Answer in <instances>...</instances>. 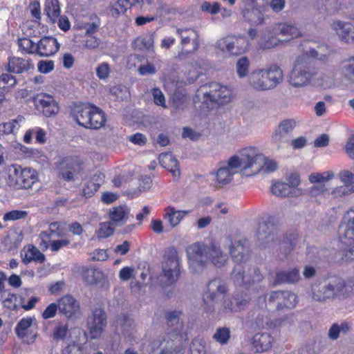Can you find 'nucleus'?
Masks as SVG:
<instances>
[{"mask_svg": "<svg viewBox=\"0 0 354 354\" xmlns=\"http://www.w3.org/2000/svg\"><path fill=\"white\" fill-rule=\"evenodd\" d=\"M230 253L236 262L231 273V279L237 286H250L263 280V276L259 269L249 266L246 262L250 257L248 241L243 239L234 241L230 248Z\"/></svg>", "mask_w": 354, "mask_h": 354, "instance_id": "nucleus-1", "label": "nucleus"}, {"mask_svg": "<svg viewBox=\"0 0 354 354\" xmlns=\"http://www.w3.org/2000/svg\"><path fill=\"white\" fill-rule=\"evenodd\" d=\"M278 225L274 222V216H268L266 221L259 222L257 236L259 241L263 243H271L270 247L286 257L292 252L297 243L298 233L296 230L286 231L279 238Z\"/></svg>", "mask_w": 354, "mask_h": 354, "instance_id": "nucleus-2", "label": "nucleus"}, {"mask_svg": "<svg viewBox=\"0 0 354 354\" xmlns=\"http://www.w3.org/2000/svg\"><path fill=\"white\" fill-rule=\"evenodd\" d=\"M326 54H319L315 48L310 47L309 51L299 55L289 76L290 84L295 87L305 86L310 84L313 77L317 74L313 58L324 60Z\"/></svg>", "mask_w": 354, "mask_h": 354, "instance_id": "nucleus-3", "label": "nucleus"}, {"mask_svg": "<svg viewBox=\"0 0 354 354\" xmlns=\"http://www.w3.org/2000/svg\"><path fill=\"white\" fill-rule=\"evenodd\" d=\"M238 156H232L227 161L226 166H220L216 172V184L218 187H223L231 182L232 176L238 172L239 168L243 170L251 168L257 164L258 156L254 147L243 149Z\"/></svg>", "mask_w": 354, "mask_h": 354, "instance_id": "nucleus-4", "label": "nucleus"}, {"mask_svg": "<svg viewBox=\"0 0 354 354\" xmlns=\"http://www.w3.org/2000/svg\"><path fill=\"white\" fill-rule=\"evenodd\" d=\"M181 310H171L165 315V323L168 327L167 335L168 339L173 343L169 347L162 349L161 354H183L188 340L187 333L184 330V324L180 322L182 315Z\"/></svg>", "mask_w": 354, "mask_h": 354, "instance_id": "nucleus-5", "label": "nucleus"}, {"mask_svg": "<svg viewBox=\"0 0 354 354\" xmlns=\"http://www.w3.org/2000/svg\"><path fill=\"white\" fill-rule=\"evenodd\" d=\"M186 252L189 259L202 261L205 258L217 268L223 266L227 261V256L221 251L219 244L215 241H212L209 245L194 243L187 246Z\"/></svg>", "mask_w": 354, "mask_h": 354, "instance_id": "nucleus-6", "label": "nucleus"}, {"mask_svg": "<svg viewBox=\"0 0 354 354\" xmlns=\"http://www.w3.org/2000/svg\"><path fill=\"white\" fill-rule=\"evenodd\" d=\"M6 180L8 185L15 189H29L38 182L39 178L35 169L12 164L6 169Z\"/></svg>", "mask_w": 354, "mask_h": 354, "instance_id": "nucleus-7", "label": "nucleus"}, {"mask_svg": "<svg viewBox=\"0 0 354 354\" xmlns=\"http://www.w3.org/2000/svg\"><path fill=\"white\" fill-rule=\"evenodd\" d=\"M207 86L209 90L203 94V109L211 110L217 105L223 104L230 101L232 93L227 86L217 82H210L203 86V87Z\"/></svg>", "mask_w": 354, "mask_h": 354, "instance_id": "nucleus-8", "label": "nucleus"}, {"mask_svg": "<svg viewBox=\"0 0 354 354\" xmlns=\"http://www.w3.org/2000/svg\"><path fill=\"white\" fill-rule=\"evenodd\" d=\"M164 263L161 281L164 286L174 284L180 274V261L178 252L174 247H169L165 249L163 254Z\"/></svg>", "mask_w": 354, "mask_h": 354, "instance_id": "nucleus-9", "label": "nucleus"}, {"mask_svg": "<svg viewBox=\"0 0 354 354\" xmlns=\"http://www.w3.org/2000/svg\"><path fill=\"white\" fill-rule=\"evenodd\" d=\"M35 109L46 118L54 117L60 110L59 104L55 97L46 93H39L32 97Z\"/></svg>", "mask_w": 354, "mask_h": 354, "instance_id": "nucleus-10", "label": "nucleus"}, {"mask_svg": "<svg viewBox=\"0 0 354 354\" xmlns=\"http://www.w3.org/2000/svg\"><path fill=\"white\" fill-rule=\"evenodd\" d=\"M340 241L350 247L346 257L353 256L354 252V207L347 211L338 229Z\"/></svg>", "mask_w": 354, "mask_h": 354, "instance_id": "nucleus-11", "label": "nucleus"}, {"mask_svg": "<svg viewBox=\"0 0 354 354\" xmlns=\"http://www.w3.org/2000/svg\"><path fill=\"white\" fill-rule=\"evenodd\" d=\"M107 324L106 314L104 308H96L88 316L86 325L92 339L99 338Z\"/></svg>", "mask_w": 354, "mask_h": 354, "instance_id": "nucleus-12", "label": "nucleus"}, {"mask_svg": "<svg viewBox=\"0 0 354 354\" xmlns=\"http://www.w3.org/2000/svg\"><path fill=\"white\" fill-rule=\"evenodd\" d=\"M207 288V290L203 296V301L206 311L212 312L214 310V301L217 297L215 290L219 293L225 295L228 291V288L226 283H223L218 278H215L209 281Z\"/></svg>", "mask_w": 354, "mask_h": 354, "instance_id": "nucleus-13", "label": "nucleus"}, {"mask_svg": "<svg viewBox=\"0 0 354 354\" xmlns=\"http://www.w3.org/2000/svg\"><path fill=\"white\" fill-rule=\"evenodd\" d=\"M250 297L245 292L236 291L232 298L223 300L219 313H228L240 312L245 310L248 306Z\"/></svg>", "mask_w": 354, "mask_h": 354, "instance_id": "nucleus-14", "label": "nucleus"}, {"mask_svg": "<svg viewBox=\"0 0 354 354\" xmlns=\"http://www.w3.org/2000/svg\"><path fill=\"white\" fill-rule=\"evenodd\" d=\"M269 304L275 305L277 310L292 309L297 304V297L295 294L288 290H277L271 292L268 299Z\"/></svg>", "mask_w": 354, "mask_h": 354, "instance_id": "nucleus-15", "label": "nucleus"}, {"mask_svg": "<svg viewBox=\"0 0 354 354\" xmlns=\"http://www.w3.org/2000/svg\"><path fill=\"white\" fill-rule=\"evenodd\" d=\"M67 234V227L66 222L53 221L48 225L46 231H41L39 235L40 239L39 246L42 249H48L49 243L53 236L57 238H63Z\"/></svg>", "mask_w": 354, "mask_h": 354, "instance_id": "nucleus-16", "label": "nucleus"}, {"mask_svg": "<svg viewBox=\"0 0 354 354\" xmlns=\"http://www.w3.org/2000/svg\"><path fill=\"white\" fill-rule=\"evenodd\" d=\"M32 318L23 317L15 328L17 336L28 344L33 343L37 336V326L32 324Z\"/></svg>", "mask_w": 354, "mask_h": 354, "instance_id": "nucleus-17", "label": "nucleus"}, {"mask_svg": "<svg viewBox=\"0 0 354 354\" xmlns=\"http://www.w3.org/2000/svg\"><path fill=\"white\" fill-rule=\"evenodd\" d=\"M59 312L68 319L77 317L80 313V302L71 295H65L57 299Z\"/></svg>", "mask_w": 354, "mask_h": 354, "instance_id": "nucleus-18", "label": "nucleus"}, {"mask_svg": "<svg viewBox=\"0 0 354 354\" xmlns=\"http://www.w3.org/2000/svg\"><path fill=\"white\" fill-rule=\"evenodd\" d=\"M244 8L242 10L243 18L250 24H261L263 22V15L257 0H243Z\"/></svg>", "mask_w": 354, "mask_h": 354, "instance_id": "nucleus-19", "label": "nucleus"}, {"mask_svg": "<svg viewBox=\"0 0 354 354\" xmlns=\"http://www.w3.org/2000/svg\"><path fill=\"white\" fill-rule=\"evenodd\" d=\"M91 104L82 102H73L70 105V115L80 126L86 129L89 121L88 117L91 110Z\"/></svg>", "mask_w": 354, "mask_h": 354, "instance_id": "nucleus-20", "label": "nucleus"}, {"mask_svg": "<svg viewBox=\"0 0 354 354\" xmlns=\"http://www.w3.org/2000/svg\"><path fill=\"white\" fill-rule=\"evenodd\" d=\"M59 48L60 44L55 37H43L36 44V55L39 57H50L56 54Z\"/></svg>", "mask_w": 354, "mask_h": 354, "instance_id": "nucleus-21", "label": "nucleus"}, {"mask_svg": "<svg viewBox=\"0 0 354 354\" xmlns=\"http://www.w3.org/2000/svg\"><path fill=\"white\" fill-rule=\"evenodd\" d=\"M296 127V122L292 119L282 120L272 136V141L275 144L287 142L291 133Z\"/></svg>", "mask_w": 354, "mask_h": 354, "instance_id": "nucleus-22", "label": "nucleus"}, {"mask_svg": "<svg viewBox=\"0 0 354 354\" xmlns=\"http://www.w3.org/2000/svg\"><path fill=\"white\" fill-rule=\"evenodd\" d=\"M263 73L266 75V80L257 86L261 88H274L283 80V75L282 70L277 65H270L267 69H263Z\"/></svg>", "mask_w": 354, "mask_h": 354, "instance_id": "nucleus-23", "label": "nucleus"}, {"mask_svg": "<svg viewBox=\"0 0 354 354\" xmlns=\"http://www.w3.org/2000/svg\"><path fill=\"white\" fill-rule=\"evenodd\" d=\"M21 261L24 265L31 262L43 263L46 261L45 255L34 245H25L20 253Z\"/></svg>", "mask_w": 354, "mask_h": 354, "instance_id": "nucleus-24", "label": "nucleus"}, {"mask_svg": "<svg viewBox=\"0 0 354 354\" xmlns=\"http://www.w3.org/2000/svg\"><path fill=\"white\" fill-rule=\"evenodd\" d=\"M274 337L268 333H257L252 339V346L257 353H263L272 348Z\"/></svg>", "mask_w": 354, "mask_h": 354, "instance_id": "nucleus-25", "label": "nucleus"}, {"mask_svg": "<svg viewBox=\"0 0 354 354\" xmlns=\"http://www.w3.org/2000/svg\"><path fill=\"white\" fill-rule=\"evenodd\" d=\"M160 165L169 171L176 180L180 178V171L178 160L171 153H162L158 156Z\"/></svg>", "mask_w": 354, "mask_h": 354, "instance_id": "nucleus-26", "label": "nucleus"}, {"mask_svg": "<svg viewBox=\"0 0 354 354\" xmlns=\"http://www.w3.org/2000/svg\"><path fill=\"white\" fill-rule=\"evenodd\" d=\"M104 179L105 176L103 173L98 171L94 174L91 176V179L84 185L82 196L86 198H88L94 196L101 185L104 183Z\"/></svg>", "mask_w": 354, "mask_h": 354, "instance_id": "nucleus-27", "label": "nucleus"}, {"mask_svg": "<svg viewBox=\"0 0 354 354\" xmlns=\"http://www.w3.org/2000/svg\"><path fill=\"white\" fill-rule=\"evenodd\" d=\"M333 26L340 38L346 43L354 42V26L350 22L335 21Z\"/></svg>", "mask_w": 354, "mask_h": 354, "instance_id": "nucleus-28", "label": "nucleus"}, {"mask_svg": "<svg viewBox=\"0 0 354 354\" xmlns=\"http://www.w3.org/2000/svg\"><path fill=\"white\" fill-rule=\"evenodd\" d=\"M34 65L30 59L19 57H8V71L12 73L21 74L33 69Z\"/></svg>", "mask_w": 354, "mask_h": 354, "instance_id": "nucleus-29", "label": "nucleus"}, {"mask_svg": "<svg viewBox=\"0 0 354 354\" xmlns=\"http://www.w3.org/2000/svg\"><path fill=\"white\" fill-rule=\"evenodd\" d=\"M129 213L130 209L126 205H120L109 209L108 214L110 222L115 225H121L127 223Z\"/></svg>", "mask_w": 354, "mask_h": 354, "instance_id": "nucleus-30", "label": "nucleus"}, {"mask_svg": "<svg viewBox=\"0 0 354 354\" xmlns=\"http://www.w3.org/2000/svg\"><path fill=\"white\" fill-rule=\"evenodd\" d=\"M176 33L180 38V45L183 47V49L185 46L189 44L191 41H193V48L190 51H186V53H192L196 51L198 48V34L196 30L192 28H177Z\"/></svg>", "mask_w": 354, "mask_h": 354, "instance_id": "nucleus-31", "label": "nucleus"}, {"mask_svg": "<svg viewBox=\"0 0 354 354\" xmlns=\"http://www.w3.org/2000/svg\"><path fill=\"white\" fill-rule=\"evenodd\" d=\"M88 122L86 129H99L102 127L106 121L104 112L99 107L91 104Z\"/></svg>", "mask_w": 354, "mask_h": 354, "instance_id": "nucleus-32", "label": "nucleus"}, {"mask_svg": "<svg viewBox=\"0 0 354 354\" xmlns=\"http://www.w3.org/2000/svg\"><path fill=\"white\" fill-rule=\"evenodd\" d=\"M164 211V218L168 221L172 227H176L189 213L188 211L176 210L174 207L171 206L167 207Z\"/></svg>", "mask_w": 354, "mask_h": 354, "instance_id": "nucleus-33", "label": "nucleus"}, {"mask_svg": "<svg viewBox=\"0 0 354 354\" xmlns=\"http://www.w3.org/2000/svg\"><path fill=\"white\" fill-rule=\"evenodd\" d=\"M300 279L299 270L293 268L289 271H279L276 273L275 283H295Z\"/></svg>", "mask_w": 354, "mask_h": 354, "instance_id": "nucleus-34", "label": "nucleus"}, {"mask_svg": "<svg viewBox=\"0 0 354 354\" xmlns=\"http://www.w3.org/2000/svg\"><path fill=\"white\" fill-rule=\"evenodd\" d=\"M62 164L65 165L66 167L69 169V170L66 171L62 169L60 172L62 178L68 181L73 180V173L75 171L76 167L81 165V163L77 161V158L73 156L65 157L62 160Z\"/></svg>", "mask_w": 354, "mask_h": 354, "instance_id": "nucleus-35", "label": "nucleus"}, {"mask_svg": "<svg viewBox=\"0 0 354 354\" xmlns=\"http://www.w3.org/2000/svg\"><path fill=\"white\" fill-rule=\"evenodd\" d=\"M44 12L52 24H55L61 13L59 0H46Z\"/></svg>", "mask_w": 354, "mask_h": 354, "instance_id": "nucleus-36", "label": "nucleus"}, {"mask_svg": "<svg viewBox=\"0 0 354 354\" xmlns=\"http://www.w3.org/2000/svg\"><path fill=\"white\" fill-rule=\"evenodd\" d=\"M154 36L152 33H147L144 35L137 37L132 43L134 49L140 50H149L153 48Z\"/></svg>", "mask_w": 354, "mask_h": 354, "instance_id": "nucleus-37", "label": "nucleus"}, {"mask_svg": "<svg viewBox=\"0 0 354 354\" xmlns=\"http://www.w3.org/2000/svg\"><path fill=\"white\" fill-rule=\"evenodd\" d=\"M83 278L88 284H97L103 279V272L97 268H86L83 270Z\"/></svg>", "mask_w": 354, "mask_h": 354, "instance_id": "nucleus-38", "label": "nucleus"}, {"mask_svg": "<svg viewBox=\"0 0 354 354\" xmlns=\"http://www.w3.org/2000/svg\"><path fill=\"white\" fill-rule=\"evenodd\" d=\"M18 296L17 294L8 290L6 294H2V299H0L3 306L9 310H17L20 304L17 303Z\"/></svg>", "mask_w": 354, "mask_h": 354, "instance_id": "nucleus-39", "label": "nucleus"}, {"mask_svg": "<svg viewBox=\"0 0 354 354\" xmlns=\"http://www.w3.org/2000/svg\"><path fill=\"white\" fill-rule=\"evenodd\" d=\"M138 2L139 0H117L111 9L112 15L118 17L119 15L124 14L128 9Z\"/></svg>", "mask_w": 354, "mask_h": 354, "instance_id": "nucleus-40", "label": "nucleus"}, {"mask_svg": "<svg viewBox=\"0 0 354 354\" xmlns=\"http://www.w3.org/2000/svg\"><path fill=\"white\" fill-rule=\"evenodd\" d=\"M254 149L257 151L259 158L258 160H257V164H254L251 168L255 167L256 171H257L261 169H263L265 171L267 172H272L275 171L277 168V165L276 162L273 160H265L263 156L258 153V150L256 148Z\"/></svg>", "mask_w": 354, "mask_h": 354, "instance_id": "nucleus-41", "label": "nucleus"}, {"mask_svg": "<svg viewBox=\"0 0 354 354\" xmlns=\"http://www.w3.org/2000/svg\"><path fill=\"white\" fill-rule=\"evenodd\" d=\"M17 84V80L15 76L8 74L3 73L0 75V96L10 91V88Z\"/></svg>", "mask_w": 354, "mask_h": 354, "instance_id": "nucleus-42", "label": "nucleus"}, {"mask_svg": "<svg viewBox=\"0 0 354 354\" xmlns=\"http://www.w3.org/2000/svg\"><path fill=\"white\" fill-rule=\"evenodd\" d=\"M236 37L232 35H228L216 42V46L223 52H227L232 55L235 54L234 53L235 41Z\"/></svg>", "mask_w": 354, "mask_h": 354, "instance_id": "nucleus-43", "label": "nucleus"}, {"mask_svg": "<svg viewBox=\"0 0 354 354\" xmlns=\"http://www.w3.org/2000/svg\"><path fill=\"white\" fill-rule=\"evenodd\" d=\"M266 80V75L263 73V69L259 70H255L252 71L250 75H249V82L250 85L256 90L258 91H266L269 90L270 88H259L257 85L261 84L263 82H265Z\"/></svg>", "mask_w": 354, "mask_h": 354, "instance_id": "nucleus-44", "label": "nucleus"}, {"mask_svg": "<svg viewBox=\"0 0 354 354\" xmlns=\"http://www.w3.org/2000/svg\"><path fill=\"white\" fill-rule=\"evenodd\" d=\"M19 50L23 54H36V44L27 37L19 38L17 40Z\"/></svg>", "mask_w": 354, "mask_h": 354, "instance_id": "nucleus-45", "label": "nucleus"}, {"mask_svg": "<svg viewBox=\"0 0 354 354\" xmlns=\"http://www.w3.org/2000/svg\"><path fill=\"white\" fill-rule=\"evenodd\" d=\"M279 28L281 35L288 37L287 39L288 41L301 36L300 30L294 25L287 24H280Z\"/></svg>", "mask_w": 354, "mask_h": 354, "instance_id": "nucleus-46", "label": "nucleus"}, {"mask_svg": "<svg viewBox=\"0 0 354 354\" xmlns=\"http://www.w3.org/2000/svg\"><path fill=\"white\" fill-rule=\"evenodd\" d=\"M322 288L324 289L323 292L320 290L319 286H314L313 287V297L315 300L318 301H324L326 298L329 297L328 292H333L335 290V287L331 284L324 286Z\"/></svg>", "mask_w": 354, "mask_h": 354, "instance_id": "nucleus-47", "label": "nucleus"}, {"mask_svg": "<svg viewBox=\"0 0 354 354\" xmlns=\"http://www.w3.org/2000/svg\"><path fill=\"white\" fill-rule=\"evenodd\" d=\"M291 189L292 187L288 183L277 182L272 185L271 192L277 196L286 197L290 194Z\"/></svg>", "mask_w": 354, "mask_h": 354, "instance_id": "nucleus-48", "label": "nucleus"}, {"mask_svg": "<svg viewBox=\"0 0 354 354\" xmlns=\"http://www.w3.org/2000/svg\"><path fill=\"white\" fill-rule=\"evenodd\" d=\"M231 333L227 327H219L213 335V339L221 345L227 344L230 339Z\"/></svg>", "mask_w": 354, "mask_h": 354, "instance_id": "nucleus-49", "label": "nucleus"}, {"mask_svg": "<svg viewBox=\"0 0 354 354\" xmlns=\"http://www.w3.org/2000/svg\"><path fill=\"white\" fill-rule=\"evenodd\" d=\"M250 67V61L246 56L240 57L236 64V69L238 76L240 78L245 77L248 75Z\"/></svg>", "mask_w": 354, "mask_h": 354, "instance_id": "nucleus-50", "label": "nucleus"}, {"mask_svg": "<svg viewBox=\"0 0 354 354\" xmlns=\"http://www.w3.org/2000/svg\"><path fill=\"white\" fill-rule=\"evenodd\" d=\"M115 228L111 222H102L100 223V227L96 232V236L98 239H106L111 236L114 232Z\"/></svg>", "mask_w": 354, "mask_h": 354, "instance_id": "nucleus-51", "label": "nucleus"}, {"mask_svg": "<svg viewBox=\"0 0 354 354\" xmlns=\"http://www.w3.org/2000/svg\"><path fill=\"white\" fill-rule=\"evenodd\" d=\"M334 176V173L332 171L322 173L316 172L310 175L309 180L312 183H325L333 178Z\"/></svg>", "mask_w": 354, "mask_h": 354, "instance_id": "nucleus-52", "label": "nucleus"}, {"mask_svg": "<svg viewBox=\"0 0 354 354\" xmlns=\"http://www.w3.org/2000/svg\"><path fill=\"white\" fill-rule=\"evenodd\" d=\"M28 215V212L25 210L14 209L4 214L3 220L5 222L15 221L21 219H26Z\"/></svg>", "mask_w": 354, "mask_h": 354, "instance_id": "nucleus-53", "label": "nucleus"}, {"mask_svg": "<svg viewBox=\"0 0 354 354\" xmlns=\"http://www.w3.org/2000/svg\"><path fill=\"white\" fill-rule=\"evenodd\" d=\"M201 9L210 15H216L221 11V5L218 2L210 3L205 1L202 3Z\"/></svg>", "mask_w": 354, "mask_h": 354, "instance_id": "nucleus-54", "label": "nucleus"}, {"mask_svg": "<svg viewBox=\"0 0 354 354\" xmlns=\"http://www.w3.org/2000/svg\"><path fill=\"white\" fill-rule=\"evenodd\" d=\"M111 73L110 65L103 62L96 68V75L100 80H105L109 77Z\"/></svg>", "mask_w": 354, "mask_h": 354, "instance_id": "nucleus-55", "label": "nucleus"}, {"mask_svg": "<svg viewBox=\"0 0 354 354\" xmlns=\"http://www.w3.org/2000/svg\"><path fill=\"white\" fill-rule=\"evenodd\" d=\"M19 123L16 120H12L0 124V132L3 134L12 133L15 129H17Z\"/></svg>", "mask_w": 354, "mask_h": 354, "instance_id": "nucleus-56", "label": "nucleus"}, {"mask_svg": "<svg viewBox=\"0 0 354 354\" xmlns=\"http://www.w3.org/2000/svg\"><path fill=\"white\" fill-rule=\"evenodd\" d=\"M84 349L80 344L72 342L68 344L62 351V354H83Z\"/></svg>", "mask_w": 354, "mask_h": 354, "instance_id": "nucleus-57", "label": "nucleus"}, {"mask_svg": "<svg viewBox=\"0 0 354 354\" xmlns=\"http://www.w3.org/2000/svg\"><path fill=\"white\" fill-rule=\"evenodd\" d=\"M154 103L162 107H166V102L164 94L159 88H154L151 91Z\"/></svg>", "mask_w": 354, "mask_h": 354, "instance_id": "nucleus-58", "label": "nucleus"}, {"mask_svg": "<svg viewBox=\"0 0 354 354\" xmlns=\"http://www.w3.org/2000/svg\"><path fill=\"white\" fill-rule=\"evenodd\" d=\"M58 309L57 303H52L49 304L41 314V317L44 319H48L55 317Z\"/></svg>", "mask_w": 354, "mask_h": 354, "instance_id": "nucleus-59", "label": "nucleus"}, {"mask_svg": "<svg viewBox=\"0 0 354 354\" xmlns=\"http://www.w3.org/2000/svg\"><path fill=\"white\" fill-rule=\"evenodd\" d=\"M71 243V241L68 239H62L59 240L52 241L50 239L49 247L53 252H57L62 248L66 247Z\"/></svg>", "mask_w": 354, "mask_h": 354, "instance_id": "nucleus-60", "label": "nucleus"}, {"mask_svg": "<svg viewBox=\"0 0 354 354\" xmlns=\"http://www.w3.org/2000/svg\"><path fill=\"white\" fill-rule=\"evenodd\" d=\"M68 331L67 325H59L54 328L53 337L56 340L64 339L66 337Z\"/></svg>", "mask_w": 354, "mask_h": 354, "instance_id": "nucleus-61", "label": "nucleus"}, {"mask_svg": "<svg viewBox=\"0 0 354 354\" xmlns=\"http://www.w3.org/2000/svg\"><path fill=\"white\" fill-rule=\"evenodd\" d=\"M30 9L31 15L35 19V21L39 22L41 19V8L39 2L37 1H31L30 3Z\"/></svg>", "mask_w": 354, "mask_h": 354, "instance_id": "nucleus-62", "label": "nucleus"}, {"mask_svg": "<svg viewBox=\"0 0 354 354\" xmlns=\"http://www.w3.org/2000/svg\"><path fill=\"white\" fill-rule=\"evenodd\" d=\"M129 140L134 145L144 146L147 142L146 136L141 133H136L129 137Z\"/></svg>", "mask_w": 354, "mask_h": 354, "instance_id": "nucleus-63", "label": "nucleus"}, {"mask_svg": "<svg viewBox=\"0 0 354 354\" xmlns=\"http://www.w3.org/2000/svg\"><path fill=\"white\" fill-rule=\"evenodd\" d=\"M37 67L40 73H48L54 69V62L52 60H41L39 62Z\"/></svg>", "mask_w": 354, "mask_h": 354, "instance_id": "nucleus-64", "label": "nucleus"}]
</instances>
